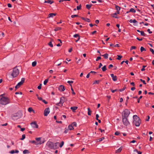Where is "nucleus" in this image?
<instances>
[{
    "label": "nucleus",
    "instance_id": "nucleus-1",
    "mask_svg": "<svg viewBox=\"0 0 154 154\" xmlns=\"http://www.w3.org/2000/svg\"><path fill=\"white\" fill-rule=\"evenodd\" d=\"M9 103V100L8 98L3 96V95L0 96V103L6 105Z\"/></svg>",
    "mask_w": 154,
    "mask_h": 154
},
{
    "label": "nucleus",
    "instance_id": "nucleus-2",
    "mask_svg": "<svg viewBox=\"0 0 154 154\" xmlns=\"http://www.w3.org/2000/svg\"><path fill=\"white\" fill-rule=\"evenodd\" d=\"M134 121L133 123L137 127H138L140 126L141 123V121L140 118L137 117L136 115H134L133 116Z\"/></svg>",
    "mask_w": 154,
    "mask_h": 154
},
{
    "label": "nucleus",
    "instance_id": "nucleus-3",
    "mask_svg": "<svg viewBox=\"0 0 154 154\" xmlns=\"http://www.w3.org/2000/svg\"><path fill=\"white\" fill-rule=\"evenodd\" d=\"M19 71L18 69L17 68L15 67L13 69L11 75L13 77H16L19 74Z\"/></svg>",
    "mask_w": 154,
    "mask_h": 154
},
{
    "label": "nucleus",
    "instance_id": "nucleus-4",
    "mask_svg": "<svg viewBox=\"0 0 154 154\" xmlns=\"http://www.w3.org/2000/svg\"><path fill=\"white\" fill-rule=\"evenodd\" d=\"M130 114V111L127 109H125L122 113V118H128Z\"/></svg>",
    "mask_w": 154,
    "mask_h": 154
},
{
    "label": "nucleus",
    "instance_id": "nucleus-5",
    "mask_svg": "<svg viewBox=\"0 0 154 154\" xmlns=\"http://www.w3.org/2000/svg\"><path fill=\"white\" fill-rule=\"evenodd\" d=\"M25 80V79L24 78H22L21 81L19 82L15 86V90L20 87L23 83L24 82Z\"/></svg>",
    "mask_w": 154,
    "mask_h": 154
},
{
    "label": "nucleus",
    "instance_id": "nucleus-6",
    "mask_svg": "<svg viewBox=\"0 0 154 154\" xmlns=\"http://www.w3.org/2000/svg\"><path fill=\"white\" fill-rule=\"evenodd\" d=\"M21 117V114L20 113L16 114L12 116V119L13 120H16L20 118Z\"/></svg>",
    "mask_w": 154,
    "mask_h": 154
},
{
    "label": "nucleus",
    "instance_id": "nucleus-7",
    "mask_svg": "<svg viewBox=\"0 0 154 154\" xmlns=\"http://www.w3.org/2000/svg\"><path fill=\"white\" fill-rule=\"evenodd\" d=\"M122 122L124 125L127 126L130 125V123L128 121V118H122Z\"/></svg>",
    "mask_w": 154,
    "mask_h": 154
},
{
    "label": "nucleus",
    "instance_id": "nucleus-8",
    "mask_svg": "<svg viewBox=\"0 0 154 154\" xmlns=\"http://www.w3.org/2000/svg\"><path fill=\"white\" fill-rule=\"evenodd\" d=\"M65 98L64 97H62L60 98V102L56 104L58 106H62L63 105V103L65 101Z\"/></svg>",
    "mask_w": 154,
    "mask_h": 154
},
{
    "label": "nucleus",
    "instance_id": "nucleus-9",
    "mask_svg": "<svg viewBox=\"0 0 154 154\" xmlns=\"http://www.w3.org/2000/svg\"><path fill=\"white\" fill-rule=\"evenodd\" d=\"M47 146L50 149H54V143L51 141H48L46 144Z\"/></svg>",
    "mask_w": 154,
    "mask_h": 154
},
{
    "label": "nucleus",
    "instance_id": "nucleus-10",
    "mask_svg": "<svg viewBox=\"0 0 154 154\" xmlns=\"http://www.w3.org/2000/svg\"><path fill=\"white\" fill-rule=\"evenodd\" d=\"M30 125L32 128H38V125L36 121L32 122L30 123Z\"/></svg>",
    "mask_w": 154,
    "mask_h": 154
},
{
    "label": "nucleus",
    "instance_id": "nucleus-11",
    "mask_svg": "<svg viewBox=\"0 0 154 154\" xmlns=\"http://www.w3.org/2000/svg\"><path fill=\"white\" fill-rule=\"evenodd\" d=\"M50 112L49 108H46L44 111V115L45 116H47Z\"/></svg>",
    "mask_w": 154,
    "mask_h": 154
},
{
    "label": "nucleus",
    "instance_id": "nucleus-12",
    "mask_svg": "<svg viewBox=\"0 0 154 154\" xmlns=\"http://www.w3.org/2000/svg\"><path fill=\"white\" fill-rule=\"evenodd\" d=\"M58 89L61 91H63L65 90V89L63 85H60L59 86Z\"/></svg>",
    "mask_w": 154,
    "mask_h": 154
},
{
    "label": "nucleus",
    "instance_id": "nucleus-13",
    "mask_svg": "<svg viewBox=\"0 0 154 154\" xmlns=\"http://www.w3.org/2000/svg\"><path fill=\"white\" fill-rule=\"evenodd\" d=\"M110 75L113 81H116L117 80V76H114L113 74H111Z\"/></svg>",
    "mask_w": 154,
    "mask_h": 154
},
{
    "label": "nucleus",
    "instance_id": "nucleus-14",
    "mask_svg": "<svg viewBox=\"0 0 154 154\" xmlns=\"http://www.w3.org/2000/svg\"><path fill=\"white\" fill-rule=\"evenodd\" d=\"M56 14L55 13H50L48 15V18L53 17L54 16H56Z\"/></svg>",
    "mask_w": 154,
    "mask_h": 154
},
{
    "label": "nucleus",
    "instance_id": "nucleus-15",
    "mask_svg": "<svg viewBox=\"0 0 154 154\" xmlns=\"http://www.w3.org/2000/svg\"><path fill=\"white\" fill-rule=\"evenodd\" d=\"M59 144V142H57L55 143H54V149H56L57 148Z\"/></svg>",
    "mask_w": 154,
    "mask_h": 154
},
{
    "label": "nucleus",
    "instance_id": "nucleus-16",
    "mask_svg": "<svg viewBox=\"0 0 154 154\" xmlns=\"http://www.w3.org/2000/svg\"><path fill=\"white\" fill-rule=\"evenodd\" d=\"M77 108L78 107L77 106H73L70 108V109H72L73 112H75Z\"/></svg>",
    "mask_w": 154,
    "mask_h": 154
},
{
    "label": "nucleus",
    "instance_id": "nucleus-17",
    "mask_svg": "<svg viewBox=\"0 0 154 154\" xmlns=\"http://www.w3.org/2000/svg\"><path fill=\"white\" fill-rule=\"evenodd\" d=\"M122 149V148L121 147L116 151V153H119L121 151Z\"/></svg>",
    "mask_w": 154,
    "mask_h": 154
},
{
    "label": "nucleus",
    "instance_id": "nucleus-18",
    "mask_svg": "<svg viewBox=\"0 0 154 154\" xmlns=\"http://www.w3.org/2000/svg\"><path fill=\"white\" fill-rule=\"evenodd\" d=\"M119 14V12L118 11H116V12L114 13L113 15L114 16H112V17H115L116 18H117V17L116 16H115V15H116L117 14Z\"/></svg>",
    "mask_w": 154,
    "mask_h": 154
},
{
    "label": "nucleus",
    "instance_id": "nucleus-19",
    "mask_svg": "<svg viewBox=\"0 0 154 154\" xmlns=\"http://www.w3.org/2000/svg\"><path fill=\"white\" fill-rule=\"evenodd\" d=\"M129 22L131 23H137V21L135 19L134 20H132L131 19L129 20Z\"/></svg>",
    "mask_w": 154,
    "mask_h": 154
},
{
    "label": "nucleus",
    "instance_id": "nucleus-20",
    "mask_svg": "<svg viewBox=\"0 0 154 154\" xmlns=\"http://www.w3.org/2000/svg\"><path fill=\"white\" fill-rule=\"evenodd\" d=\"M88 114L89 116H90L91 115V113L92 112L90 110L89 108H88Z\"/></svg>",
    "mask_w": 154,
    "mask_h": 154
},
{
    "label": "nucleus",
    "instance_id": "nucleus-21",
    "mask_svg": "<svg viewBox=\"0 0 154 154\" xmlns=\"http://www.w3.org/2000/svg\"><path fill=\"white\" fill-rule=\"evenodd\" d=\"M53 2H52L50 0H48L47 1H45V3H49L50 4H52Z\"/></svg>",
    "mask_w": 154,
    "mask_h": 154
},
{
    "label": "nucleus",
    "instance_id": "nucleus-22",
    "mask_svg": "<svg viewBox=\"0 0 154 154\" xmlns=\"http://www.w3.org/2000/svg\"><path fill=\"white\" fill-rule=\"evenodd\" d=\"M108 54H105L102 55V56L104 57L105 59H107L108 58Z\"/></svg>",
    "mask_w": 154,
    "mask_h": 154
},
{
    "label": "nucleus",
    "instance_id": "nucleus-23",
    "mask_svg": "<svg viewBox=\"0 0 154 154\" xmlns=\"http://www.w3.org/2000/svg\"><path fill=\"white\" fill-rule=\"evenodd\" d=\"M37 62L36 61H34L32 63V66L33 67H35L36 65Z\"/></svg>",
    "mask_w": 154,
    "mask_h": 154
},
{
    "label": "nucleus",
    "instance_id": "nucleus-24",
    "mask_svg": "<svg viewBox=\"0 0 154 154\" xmlns=\"http://www.w3.org/2000/svg\"><path fill=\"white\" fill-rule=\"evenodd\" d=\"M129 12H131L132 13H135L136 11L133 8H131L130 9Z\"/></svg>",
    "mask_w": 154,
    "mask_h": 154
},
{
    "label": "nucleus",
    "instance_id": "nucleus-25",
    "mask_svg": "<svg viewBox=\"0 0 154 154\" xmlns=\"http://www.w3.org/2000/svg\"><path fill=\"white\" fill-rule=\"evenodd\" d=\"M116 9L117 10V11L119 12V11L120 10V8L119 6L117 5L116 6Z\"/></svg>",
    "mask_w": 154,
    "mask_h": 154
},
{
    "label": "nucleus",
    "instance_id": "nucleus-26",
    "mask_svg": "<svg viewBox=\"0 0 154 154\" xmlns=\"http://www.w3.org/2000/svg\"><path fill=\"white\" fill-rule=\"evenodd\" d=\"M92 5H87L86 8L88 9H89L91 7Z\"/></svg>",
    "mask_w": 154,
    "mask_h": 154
},
{
    "label": "nucleus",
    "instance_id": "nucleus-27",
    "mask_svg": "<svg viewBox=\"0 0 154 154\" xmlns=\"http://www.w3.org/2000/svg\"><path fill=\"white\" fill-rule=\"evenodd\" d=\"M23 154H26V153H29V152L28 150L25 149L23 151Z\"/></svg>",
    "mask_w": 154,
    "mask_h": 154
},
{
    "label": "nucleus",
    "instance_id": "nucleus-28",
    "mask_svg": "<svg viewBox=\"0 0 154 154\" xmlns=\"http://www.w3.org/2000/svg\"><path fill=\"white\" fill-rule=\"evenodd\" d=\"M140 51L141 52H143V51H146V49L145 48H144L143 47H140Z\"/></svg>",
    "mask_w": 154,
    "mask_h": 154
},
{
    "label": "nucleus",
    "instance_id": "nucleus-29",
    "mask_svg": "<svg viewBox=\"0 0 154 154\" xmlns=\"http://www.w3.org/2000/svg\"><path fill=\"white\" fill-rule=\"evenodd\" d=\"M102 71L103 72L105 71L106 69V66H104L102 68Z\"/></svg>",
    "mask_w": 154,
    "mask_h": 154
},
{
    "label": "nucleus",
    "instance_id": "nucleus-30",
    "mask_svg": "<svg viewBox=\"0 0 154 154\" xmlns=\"http://www.w3.org/2000/svg\"><path fill=\"white\" fill-rule=\"evenodd\" d=\"M68 128L70 130H72L73 129V126H72V125H69L68 126Z\"/></svg>",
    "mask_w": 154,
    "mask_h": 154
},
{
    "label": "nucleus",
    "instance_id": "nucleus-31",
    "mask_svg": "<svg viewBox=\"0 0 154 154\" xmlns=\"http://www.w3.org/2000/svg\"><path fill=\"white\" fill-rule=\"evenodd\" d=\"M70 86L71 87V90L72 91V94L75 95V92L74 91L73 89L72 88V85L71 84H70Z\"/></svg>",
    "mask_w": 154,
    "mask_h": 154
},
{
    "label": "nucleus",
    "instance_id": "nucleus-32",
    "mask_svg": "<svg viewBox=\"0 0 154 154\" xmlns=\"http://www.w3.org/2000/svg\"><path fill=\"white\" fill-rule=\"evenodd\" d=\"M28 111L29 112H31L32 111L34 112V111L32 109V108L29 107L28 108Z\"/></svg>",
    "mask_w": 154,
    "mask_h": 154
},
{
    "label": "nucleus",
    "instance_id": "nucleus-33",
    "mask_svg": "<svg viewBox=\"0 0 154 154\" xmlns=\"http://www.w3.org/2000/svg\"><path fill=\"white\" fill-rule=\"evenodd\" d=\"M118 57L117 59L118 60H120L121 58L122 57V56L121 55H117Z\"/></svg>",
    "mask_w": 154,
    "mask_h": 154
},
{
    "label": "nucleus",
    "instance_id": "nucleus-34",
    "mask_svg": "<svg viewBox=\"0 0 154 154\" xmlns=\"http://www.w3.org/2000/svg\"><path fill=\"white\" fill-rule=\"evenodd\" d=\"M140 34L141 35L143 36H145L146 35V34L144 33V32L143 31H140Z\"/></svg>",
    "mask_w": 154,
    "mask_h": 154
},
{
    "label": "nucleus",
    "instance_id": "nucleus-35",
    "mask_svg": "<svg viewBox=\"0 0 154 154\" xmlns=\"http://www.w3.org/2000/svg\"><path fill=\"white\" fill-rule=\"evenodd\" d=\"M61 28L58 27H56V28L54 29V31H57L59 30H60L61 29Z\"/></svg>",
    "mask_w": 154,
    "mask_h": 154
},
{
    "label": "nucleus",
    "instance_id": "nucleus-36",
    "mask_svg": "<svg viewBox=\"0 0 154 154\" xmlns=\"http://www.w3.org/2000/svg\"><path fill=\"white\" fill-rule=\"evenodd\" d=\"M48 79H45L44 82V85H46L47 84V83L48 82Z\"/></svg>",
    "mask_w": 154,
    "mask_h": 154
},
{
    "label": "nucleus",
    "instance_id": "nucleus-37",
    "mask_svg": "<svg viewBox=\"0 0 154 154\" xmlns=\"http://www.w3.org/2000/svg\"><path fill=\"white\" fill-rule=\"evenodd\" d=\"M64 143V142L63 141H62L61 142L60 144V147H62V146H63Z\"/></svg>",
    "mask_w": 154,
    "mask_h": 154
},
{
    "label": "nucleus",
    "instance_id": "nucleus-38",
    "mask_svg": "<svg viewBox=\"0 0 154 154\" xmlns=\"http://www.w3.org/2000/svg\"><path fill=\"white\" fill-rule=\"evenodd\" d=\"M25 138V135L23 134L22 136V138L20 139L21 140H23Z\"/></svg>",
    "mask_w": 154,
    "mask_h": 154
},
{
    "label": "nucleus",
    "instance_id": "nucleus-39",
    "mask_svg": "<svg viewBox=\"0 0 154 154\" xmlns=\"http://www.w3.org/2000/svg\"><path fill=\"white\" fill-rule=\"evenodd\" d=\"M71 125H72V126H73H73H75L76 127V125H77V124L75 122H73L72 124Z\"/></svg>",
    "mask_w": 154,
    "mask_h": 154
},
{
    "label": "nucleus",
    "instance_id": "nucleus-40",
    "mask_svg": "<svg viewBox=\"0 0 154 154\" xmlns=\"http://www.w3.org/2000/svg\"><path fill=\"white\" fill-rule=\"evenodd\" d=\"M100 82L99 80H96L94 82L93 84H98L99 82Z\"/></svg>",
    "mask_w": 154,
    "mask_h": 154
},
{
    "label": "nucleus",
    "instance_id": "nucleus-41",
    "mask_svg": "<svg viewBox=\"0 0 154 154\" xmlns=\"http://www.w3.org/2000/svg\"><path fill=\"white\" fill-rule=\"evenodd\" d=\"M81 5H80L79 6H78L77 7V10H79L81 9Z\"/></svg>",
    "mask_w": 154,
    "mask_h": 154
},
{
    "label": "nucleus",
    "instance_id": "nucleus-42",
    "mask_svg": "<svg viewBox=\"0 0 154 154\" xmlns=\"http://www.w3.org/2000/svg\"><path fill=\"white\" fill-rule=\"evenodd\" d=\"M146 66H143V68L141 69V71H143L145 70V69L144 68L146 67Z\"/></svg>",
    "mask_w": 154,
    "mask_h": 154
},
{
    "label": "nucleus",
    "instance_id": "nucleus-43",
    "mask_svg": "<svg viewBox=\"0 0 154 154\" xmlns=\"http://www.w3.org/2000/svg\"><path fill=\"white\" fill-rule=\"evenodd\" d=\"M140 80L142 82H143V84L144 85H146V83L145 81L144 80H143L142 79H140Z\"/></svg>",
    "mask_w": 154,
    "mask_h": 154
},
{
    "label": "nucleus",
    "instance_id": "nucleus-44",
    "mask_svg": "<svg viewBox=\"0 0 154 154\" xmlns=\"http://www.w3.org/2000/svg\"><path fill=\"white\" fill-rule=\"evenodd\" d=\"M79 37L80 36L78 34H75L73 35V37L74 38H76L77 37H78V38H79Z\"/></svg>",
    "mask_w": 154,
    "mask_h": 154
},
{
    "label": "nucleus",
    "instance_id": "nucleus-45",
    "mask_svg": "<svg viewBox=\"0 0 154 154\" xmlns=\"http://www.w3.org/2000/svg\"><path fill=\"white\" fill-rule=\"evenodd\" d=\"M142 98V96H140L139 98H138L137 99V102L139 103L140 102V99H141Z\"/></svg>",
    "mask_w": 154,
    "mask_h": 154
},
{
    "label": "nucleus",
    "instance_id": "nucleus-46",
    "mask_svg": "<svg viewBox=\"0 0 154 154\" xmlns=\"http://www.w3.org/2000/svg\"><path fill=\"white\" fill-rule=\"evenodd\" d=\"M78 16L77 15H72L71 16V17L72 18H74L75 17H78Z\"/></svg>",
    "mask_w": 154,
    "mask_h": 154
},
{
    "label": "nucleus",
    "instance_id": "nucleus-47",
    "mask_svg": "<svg viewBox=\"0 0 154 154\" xmlns=\"http://www.w3.org/2000/svg\"><path fill=\"white\" fill-rule=\"evenodd\" d=\"M136 48V47L135 46H132L131 48V49H130V50H131L133 49H135Z\"/></svg>",
    "mask_w": 154,
    "mask_h": 154
},
{
    "label": "nucleus",
    "instance_id": "nucleus-48",
    "mask_svg": "<svg viewBox=\"0 0 154 154\" xmlns=\"http://www.w3.org/2000/svg\"><path fill=\"white\" fill-rule=\"evenodd\" d=\"M48 45L51 47H53V45L52 44V42H49V43H48Z\"/></svg>",
    "mask_w": 154,
    "mask_h": 154
},
{
    "label": "nucleus",
    "instance_id": "nucleus-49",
    "mask_svg": "<svg viewBox=\"0 0 154 154\" xmlns=\"http://www.w3.org/2000/svg\"><path fill=\"white\" fill-rule=\"evenodd\" d=\"M150 51L152 52V54H154V50L152 48H150Z\"/></svg>",
    "mask_w": 154,
    "mask_h": 154
},
{
    "label": "nucleus",
    "instance_id": "nucleus-50",
    "mask_svg": "<svg viewBox=\"0 0 154 154\" xmlns=\"http://www.w3.org/2000/svg\"><path fill=\"white\" fill-rule=\"evenodd\" d=\"M42 85V84H40L37 87L38 89H41Z\"/></svg>",
    "mask_w": 154,
    "mask_h": 154
},
{
    "label": "nucleus",
    "instance_id": "nucleus-51",
    "mask_svg": "<svg viewBox=\"0 0 154 154\" xmlns=\"http://www.w3.org/2000/svg\"><path fill=\"white\" fill-rule=\"evenodd\" d=\"M125 88H126V87H124L123 88L120 89L119 91H121V92L122 91H124L125 89Z\"/></svg>",
    "mask_w": 154,
    "mask_h": 154
},
{
    "label": "nucleus",
    "instance_id": "nucleus-52",
    "mask_svg": "<svg viewBox=\"0 0 154 154\" xmlns=\"http://www.w3.org/2000/svg\"><path fill=\"white\" fill-rule=\"evenodd\" d=\"M9 153L11 154H14L15 153L14 150H13L9 152Z\"/></svg>",
    "mask_w": 154,
    "mask_h": 154
},
{
    "label": "nucleus",
    "instance_id": "nucleus-53",
    "mask_svg": "<svg viewBox=\"0 0 154 154\" xmlns=\"http://www.w3.org/2000/svg\"><path fill=\"white\" fill-rule=\"evenodd\" d=\"M120 133L118 131H116L115 133V134L116 135H119Z\"/></svg>",
    "mask_w": 154,
    "mask_h": 154
},
{
    "label": "nucleus",
    "instance_id": "nucleus-54",
    "mask_svg": "<svg viewBox=\"0 0 154 154\" xmlns=\"http://www.w3.org/2000/svg\"><path fill=\"white\" fill-rule=\"evenodd\" d=\"M104 139V137H103L102 138H101L99 139H98V140H99V141H101L103 140V139Z\"/></svg>",
    "mask_w": 154,
    "mask_h": 154
},
{
    "label": "nucleus",
    "instance_id": "nucleus-55",
    "mask_svg": "<svg viewBox=\"0 0 154 154\" xmlns=\"http://www.w3.org/2000/svg\"><path fill=\"white\" fill-rule=\"evenodd\" d=\"M101 59V57H97L96 61H98L99 60H100Z\"/></svg>",
    "mask_w": 154,
    "mask_h": 154
},
{
    "label": "nucleus",
    "instance_id": "nucleus-56",
    "mask_svg": "<svg viewBox=\"0 0 154 154\" xmlns=\"http://www.w3.org/2000/svg\"><path fill=\"white\" fill-rule=\"evenodd\" d=\"M99 117V116L98 114H97L96 115V119L97 120H98V118Z\"/></svg>",
    "mask_w": 154,
    "mask_h": 154
},
{
    "label": "nucleus",
    "instance_id": "nucleus-57",
    "mask_svg": "<svg viewBox=\"0 0 154 154\" xmlns=\"http://www.w3.org/2000/svg\"><path fill=\"white\" fill-rule=\"evenodd\" d=\"M35 139H36V140L37 141H39L40 140H41V138H40V137L36 138Z\"/></svg>",
    "mask_w": 154,
    "mask_h": 154
},
{
    "label": "nucleus",
    "instance_id": "nucleus-58",
    "mask_svg": "<svg viewBox=\"0 0 154 154\" xmlns=\"http://www.w3.org/2000/svg\"><path fill=\"white\" fill-rule=\"evenodd\" d=\"M73 82L72 81H67V83H72Z\"/></svg>",
    "mask_w": 154,
    "mask_h": 154
},
{
    "label": "nucleus",
    "instance_id": "nucleus-59",
    "mask_svg": "<svg viewBox=\"0 0 154 154\" xmlns=\"http://www.w3.org/2000/svg\"><path fill=\"white\" fill-rule=\"evenodd\" d=\"M88 22H90V20L88 18H86L85 21Z\"/></svg>",
    "mask_w": 154,
    "mask_h": 154
},
{
    "label": "nucleus",
    "instance_id": "nucleus-60",
    "mask_svg": "<svg viewBox=\"0 0 154 154\" xmlns=\"http://www.w3.org/2000/svg\"><path fill=\"white\" fill-rule=\"evenodd\" d=\"M119 47V45L118 44H116L114 46V47Z\"/></svg>",
    "mask_w": 154,
    "mask_h": 154
},
{
    "label": "nucleus",
    "instance_id": "nucleus-61",
    "mask_svg": "<svg viewBox=\"0 0 154 154\" xmlns=\"http://www.w3.org/2000/svg\"><path fill=\"white\" fill-rule=\"evenodd\" d=\"M42 102L44 103L45 104H47L48 103V102L46 101L45 100H42Z\"/></svg>",
    "mask_w": 154,
    "mask_h": 154
},
{
    "label": "nucleus",
    "instance_id": "nucleus-62",
    "mask_svg": "<svg viewBox=\"0 0 154 154\" xmlns=\"http://www.w3.org/2000/svg\"><path fill=\"white\" fill-rule=\"evenodd\" d=\"M38 99L42 101L43 100L42 98L41 97H38Z\"/></svg>",
    "mask_w": 154,
    "mask_h": 154
},
{
    "label": "nucleus",
    "instance_id": "nucleus-63",
    "mask_svg": "<svg viewBox=\"0 0 154 154\" xmlns=\"http://www.w3.org/2000/svg\"><path fill=\"white\" fill-rule=\"evenodd\" d=\"M113 67V66L112 64H110L109 66V69L111 68V67Z\"/></svg>",
    "mask_w": 154,
    "mask_h": 154
},
{
    "label": "nucleus",
    "instance_id": "nucleus-64",
    "mask_svg": "<svg viewBox=\"0 0 154 154\" xmlns=\"http://www.w3.org/2000/svg\"><path fill=\"white\" fill-rule=\"evenodd\" d=\"M7 5H8V6L9 8H11L12 7L11 5L10 4H9V3Z\"/></svg>",
    "mask_w": 154,
    "mask_h": 154
}]
</instances>
